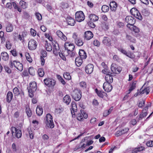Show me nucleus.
Segmentation results:
<instances>
[{
    "instance_id": "nucleus-1",
    "label": "nucleus",
    "mask_w": 153,
    "mask_h": 153,
    "mask_svg": "<svg viewBox=\"0 0 153 153\" xmlns=\"http://www.w3.org/2000/svg\"><path fill=\"white\" fill-rule=\"evenodd\" d=\"M75 46L74 45L68 42H66L65 44V50L63 53L59 52V54L60 57L63 60L66 59L65 56H67L72 52L73 51Z\"/></svg>"
},
{
    "instance_id": "nucleus-2",
    "label": "nucleus",
    "mask_w": 153,
    "mask_h": 153,
    "mask_svg": "<svg viewBox=\"0 0 153 153\" xmlns=\"http://www.w3.org/2000/svg\"><path fill=\"white\" fill-rule=\"evenodd\" d=\"M125 21L128 23L127 27L128 28L136 33H138L140 31L139 28L134 25L135 22V19L134 18L131 16H127L125 19Z\"/></svg>"
},
{
    "instance_id": "nucleus-3",
    "label": "nucleus",
    "mask_w": 153,
    "mask_h": 153,
    "mask_svg": "<svg viewBox=\"0 0 153 153\" xmlns=\"http://www.w3.org/2000/svg\"><path fill=\"white\" fill-rule=\"evenodd\" d=\"M28 92L29 93V96L32 97L33 96L34 93L36 90V84L35 82H31L30 84V87L27 88Z\"/></svg>"
},
{
    "instance_id": "nucleus-4",
    "label": "nucleus",
    "mask_w": 153,
    "mask_h": 153,
    "mask_svg": "<svg viewBox=\"0 0 153 153\" xmlns=\"http://www.w3.org/2000/svg\"><path fill=\"white\" fill-rule=\"evenodd\" d=\"M82 93L81 91L78 89H75L71 93L72 98L76 101H78L82 97Z\"/></svg>"
},
{
    "instance_id": "nucleus-5",
    "label": "nucleus",
    "mask_w": 153,
    "mask_h": 153,
    "mask_svg": "<svg viewBox=\"0 0 153 153\" xmlns=\"http://www.w3.org/2000/svg\"><path fill=\"white\" fill-rule=\"evenodd\" d=\"M46 124L48 127L52 128L54 127V125L53 122L52 117L50 114H48L46 116Z\"/></svg>"
},
{
    "instance_id": "nucleus-6",
    "label": "nucleus",
    "mask_w": 153,
    "mask_h": 153,
    "mask_svg": "<svg viewBox=\"0 0 153 153\" xmlns=\"http://www.w3.org/2000/svg\"><path fill=\"white\" fill-rule=\"evenodd\" d=\"M76 20L78 22H81L85 19V16L83 13L82 11L77 12L75 14Z\"/></svg>"
},
{
    "instance_id": "nucleus-7",
    "label": "nucleus",
    "mask_w": 153,
    "mask_h": 153,
    "mask_svg": "<svg viewBox=\"0 0 153 153\" xmlns=\"http://www.w3.org/2000/svg\"><path fill=\"white\" fill-rule=\"evenodd\" d=\"M37 45L36 41L33 39H31L28 42V47L30 50H33L36 49Z\"/></svg>"
},
{
    "instance_id": "nucleus-8",
    "label": "nucleus",
    "mask_w": 153,
    "mask_h": 153,
    "mask_svg": "<svg viewBox=\"0 0 153 153\" xmlns=\"http://www.w3.org/2000/svg\"><path fill=\"white\" fill-rule=\"evenodd\" d=\"M44 82L45 84L48 87H53L56 83V81L51 78L45 79Z\"/></svg>"
},
{
    "instance_id": "nucleus-9",
    "label": "nucleus",
    "mask_w": 153,
    "mask_h": 153,
    "mask_svg": "<svg viewBox=\"0 0 153 153\" xmlns=\"http://www.w3.org/2000/svg\"><path fill=\"white\" fill-rule=\"evenodd\" d=\"M111 69L112 72L114 74H119L122 70L121 68H118L117 65L114 63L112 64Z\"/></svg>"
},
{
    "instance_id": "nucleus-10",
    "label": "nucleus",
    "mask_w": 153,
    "mask_h": 153,
    "mask_svg": "<svg viewBox=\"0 0 153 153\" xmlns=\"http://www.w3.org/2000/svg\"><path fill=\"white\" fill-rule=\"evenodd\" d=\"M111 83L105 82L103 84V88L107 92L111 91L112 89V86L110 84Z\"/></svg>"
},
{
    "instance_id": "nucleus-11",
    "label": "nucleus",
    "mask_w": 153,
    "mask_h": 153,
    "mask_svg": "<svg viewBox=\"0 0 153 153\" xmlns=\"http://www.w3.org/2000/svg\"><path fill=\"white\" fill-rule=\"evenodd\" d=\"M102 43L104 45L108 47H109L111 45V39L108 37H104L102 40Z\"/></svg>"
},
{
    "instance_id": "nucleus-12",
    "label": "nucleus",
    "mask_w": 153,
    "mask_h": 153,
    "mask_svg": "<svg viewBox=\"0 0 153 153\" xmlns=\"http://www.w3.org/2000/svg\"><path fill=\"white\" fill-rule=\"evenodd\" d=\"M71 107L72 110H71V113L72 115V117H75V112L77 111V108L76 104L74 101L72 102L71 103Z\"/></svg>"
},
{
    "instance_id": "nucleus-13",
    "label": "nucleus",
    "mask_w": 153,
    "mask_h": 153,
    "mask_svg": "<svg viewBox=\"0 0 153 153\" xmlns=\"http://www.w3.org/2000/svg\"><path fill=\"white\" fill-rule=\"evenodd\" d=\"M94 66L91 64H88L85 67V71L88 74H91L93 72Z\"/></svg>"
},
{
    "instance_id": "nucleus-14",
    "label": "nucleus",
    "mask_w": 153,
    "mask_h": 153,
    "mask_svg": "<svg viewBox=\"0 0 153 153\" xmlns=\"http://www.w3.org/2000/svg\"><path fill=\"white\" fill-rule=\"evenodd\" d=\"M93 34L90 31H88L85 32L84 35V38L87 40H89L93 38Z\"/></svg>"
},
{
    "instance_id": "nucleus-15",
    "label": "nucleus",
    "mask_w": 153,
    "mask_h": 153,
    "mask_svg": "<svg viewBox=\"0 0 153 153\" xmlns=\"http://www.w3.org/2000/svg\"><path fill=\"white\" fill-rule=\"evenodd\" d=\"M13 65L18 70L22 71L23 70V65L22 63L16 61H13Z\"/></svg>"
},
{
    "instance_id": "nucleus-16",
    "label": "nucleus",
    "mask_w": 153,
    "mask_h": 153,
    "mask_svg": "<svg viewBox=\"0 0 153 153\" xmlns=\"http://www.w3.org/2000/svg\"><path fill=\"white\" fill-rule=\"evenodd\" d=\"M66 20L68 24L71 26H74L76 22L74 19L70 16H68L66 18Z\"/></svg>"
},
{
    "instance_id": "nucleus-17",
    "label": "nucleus",
    "mask_w": 153,
    "mask_h": 153,
    "mask_svg": "<svg viewBox=\"0 0 153 153\" xmlns=\"http://www.w3.org/2000/svg\"><path fill=\"white\" fill-rule=\"evenodd\" d=\"M149 106H146L144 108L142 111V113L140 114L139 118V120H141L143 118L146 116L147 114V113L146 111V110L148 109V107Z\"/></svg>"
},
{
    "instance_id": "nucleus-18",
    "label": "nucleus",
    "mask_w": 153,
    "mask_h": 153,
    "mask_svg": "<svg viewBox=\"0 0 153 153\" xmlns=\"http://www.w3.org/2000/svg\"><path fill=\"white\" fill-rule=\"evenodd\" d=\"M56 33L58 36L62 40L65 41L67 40V37L61 31L57 30L56 32Z\"/></svg>"
},
{
    "instance_id": "nucleus-19",
    "label": "nucleus",
    "mask_w": 153,
    "mask_h": 153,
    "mask_svg": "<svg viewBox=\"0 0 153 153\" xmlns=\"http://www.w3.org/2000/svg\"><path fill=\"white\" fill-rule=\"evenodd\" d=\"M95 91L98 96L100 97L103 98L104 96L106 97L107 95V94L104 91L101 90L99 91L97 88L95 89Z\"/></svg>"
},
{
    "instance_id": "nucleus-20",
    "label": "nucleus",
    "mask_w": 153,
    "mask_h": 153,
    "mask_svg": "<svg viewBox=\"0 0 153 153\" xmlns=\"http://www.w3.org/2000/svg\"><path fill=\"white\" fill-rule=\"evenodd\" d=\"M89 18L91 22H96L99 19V17L95 14H92L89 16Z\"/></svg>"
},
{
    "instance_id": "nucleus-21",
    "label": "nucleus",
    "mask_w": 153,
    "mask_h": 153,
    "mask_svg": "<svg viewBox=\"0 0 153 153\" xmlns=\"http://www.w3.org/2000/svg\"><path fill=\"white\" fill-rule=\"evenodd\" d=\"M117 5L116 3L114 1L111 2L110 4V7L111 10L113 11H115L117 7Z\"/></svg>"
},
{
    "instance_id": "nucleus-22",
    "label": "nucleus",
    "mask_w": 153,
    "mask_h": 153,
    "mask_svg": "<svg viewBox=\"0 0 153 153\" xmlns=\"http://www.w3.org/2000/svg\"><path fill=\"white\" fill-rule=\"evenodd\" d=\"M13 97V93L11 91H8L7 94L6 100L7 101L8 103L11 102Z\"/></svg>"
},
{
    "instance_id": "nucleus-23",
    "label": "nucleus",
    "mask_w": 153,
    "mask_h": 153,
    "mask_svg": "<svg viewBox=\"0 0 153 153\" xmlns=\"http://www.w3.org/2000/svg\"><path fill=\"white\" fill-rule=\"evenodd\" d=\"M1 56L2 60L4 61H7L9 58L8 53L5 52H2L1 53Z\"/></svg>"
},
{
    "instance_id": "nucleus-24",
    "label": "nucleus",
    "mask_w": 153,
    "mask_h": 153,
    "mask_svg": "<svg viewBox=\"0 0 153 153\" xmlns=\"http://www.w3.org/2000/svg\"><path fill=\"white\" fill-rule=\"evenodd\" d=\"M79 54L80 57L82 59H85L87 57L86 54L83 50H80Z\"/></svg>"
},
{
    "instance_id": "nucleus-25",
    "label": "nucleus",
    "mask_w": 153,
    "mask_h": 153,
    "mask_svg": "<svg viewBox=\"0 0 153 153\" xmlns=\"http://www.w3.org/2000/svg\"><path fill=\"white\" fill-rule=\"evenodd\" d=\"M82 59L79 57L76 58L75 63L77 66L79 67L81 65L82 62Z\"/></svg>"
},
{
    "instance_id": "nucleus-26",
    "label": "nucleus",
    "mask_w": 153,
    "mask_h": 153,
    "mask_svg": "<svg viewBox=\"0 0 153 153\" xmlns=\"http://www.w3.org/2000/svg\"><path fill=\"white\" fill-rule=\"evenodd\" d=\"M71 101L70 97L68 95H65L63 98V102L67 105H68Z\"/></svg>"
},
{
    "instance_id": "nucleus-27",
    "label": "nucleus",
    "mask_w": 153,
    "mask_h": 153,
    "mask_svg": "<svg viewBox=\"0 0 153 153\" xmlns=\"http://www.w3.org/2000/svg\"><path fill=\"white\" fill-rule=\"evenodd\" d=\"M111 75L107 74L105 76V78L106 81V82L111 83L113 82V78L112 76Z\"/></svg>"
},
{
    "instance_id": "nucleus-28",
    "label": "nucleus",
    "mask_w": 153,
    "mask_h": 153,
    "mask_svg": "<svg viewBox=\"0 0 153 153\" xmlns=\"http://www.w3.org/2000/svg\"><path fill=\"white\" fill-rule=\"evenodd\" d=\"M137 82V81H134L132 82L130 87L128 90V92L127 93L128 94H129L135 88Z\"/></svg>"
},
{
    "instance_id": "nucleus-29",
    "label": "nucleus",
    "mask_w": 153,
    "mask_h": 153,
    "mask_svg": "<svg viewBox=\"0 0 153 153\" xmlns=\"http://www.w3.org/2000/svg\"><path fill=\"white\" fill-rule=\"evenodd\" d=\"M36 113L38 115L40 116L41 115L43 112L42 108L40 106H37L36 110Z\"/></svg>"
},
{
    "instance_id": "nucleus-30",
    "label": "nucleus",
    "mask_w": 153,
    "mask_h": 153,
    "mask_svg": "<svg viewBox=\"0 0 153 153\" xmlns=\"http://www.w3.org/2000/svg\"><path fill=\"white\" fill-rule=\"evenodd\" d=\"M126 39L130 41L131 42L134 43L135 42V39L130 35L126 34Z\"/></svg>"
},
{
    "instance_id": "nucleus-31",
    "label": "nucleus",
    "mask_w": 153,
    "mask_h": 153,
    "mask_svg": "<svg viewBox=\"0 0 153 153\" xmlns=\"http://www.w3.org/2000/svg\"><path fill=\"white\" fill-rule=\"evenodd\" d=\"M101 27L104 30H107L108 29V24L106 22H102Z\"/></svg>"
},
{
    "instance_id": "nucleus-32",
    "label": "nucleus",
    "mask_w": 153,
    "mask_h": 153,
    "mask_svg": "<svg viewBox=\"0 0 153 153\" xmlns=\"http://www.w3.org/2000/svg\"><path fill=\"white\" fill-rule=\"evenodd\" d=\"M13 25L10 24H9L6 27V31L8 32H12L13 30Z\"/></svg>"
},
{
    "instance_id": "nucleus-33",
    "label": "nucleus",
    "mask_w": 153,
    "mask_h": 153,
    "mask_svg": "<svg viewBox=\"0 0 153 153\" xmlns=\"http://www.w3.org/2000/svg\"><path fill=\"white\" fill-rule=\"evenodd\" d=\"M75 42L76 44L79 46H82L83 44V42L80 38L76 39V40L75 41Z\"/></svg>"
},
{
    "instance_id": "nucleus-34",
    "label": "nucleus",
    "mask_w": 153,
    "mask_h": 153,
    "mask_svg": "<svg viewBox=\"0 0 153 153\" xmlns=\"http://www.w3.org/2000/svg\"><path fill=\"white\" fill-rule=\"evenodd\" d=\"M15 133L16 136L17 138H19L21 137L22 136V132L20 130L16 128Z\"/></svg>"
},
{
    "instance_id": "nucleus-35",
    "label": "nucleus",
    "mask_w": 153,
    "mask_h": 153,
    "mask_svg": "<svg viewBox=\"0 0 153 153\" xmlns=\"http://www.w3.org/2000/svg\"><path fill=\"white\" fill-rule=\"evenodd\" d=\"M150 88L149 87H147L145 88L144 90L140 89L141 92L140 94H144L146 92V94H149L150 92Z\"/></svg>"
},
{
    "instance_id": "nucleus-36",
    "label": "nucleus",
    "mask_w": 153,
    "mask_h": 153,
    "mask_svg": "<svg viewBox=\"0 0 153 153\" xmlns=\"http://www.w3.org/2000/svg\"><path fill=\"white\" fill-rule=\"evenodd\" d=\"M38 73L39 76L41 77H43L44 75V72L43 69L42 68H40L38 69Z\"/></svg>"
},
{
    "instance_id": "nucleus-37",
    "label": "nucleus",
    "mask_w": 153,
    "mask_h": 153,
    "mask_svg": "<svg viewBox=\"0 0 153 153\" xmlns=\"http://www.w3.org/2000/svg\"><path fill=\"white\" fill-rule=\"evenodd\" d=\"M138 11V10L135 8H133L130 10V12L132 15H133L134 17Z\"/></svg>"
},
{
    "instance_id": "nucleus-38",
    "label": "nucleus",
    "mask_w": 153,
    "mask_h": 153,
    "mask_svg": "<svg viewBox=\"0 0 153 153\" xmlns=\"http://www.w3.org/2000/svg\"><path fill=\"white\" fill-rule=\"evenodd\" d=\"M46 50L48 51H51L52 50V46L50 44L47 43L45 46Z\"/></svg>"
},
{
    "instance_id": "nucleus-39",
    "label": "nucleus",
    "mask_w": 153,
    "mask_h": 153,
    "mask_svg": "<svg viewBox=\"0 0 153 153\" xmlns=\"http://www.w3.org/2000/svg\"><path fill=\"white\" fill-rule=\"evenodd\" d=\"M101 9L103 12L105 13L108 11L109 8L108 6L104 5L102 6Z\"/></svg>"
},
{
    "instance_id": "nucleus-40",
    "label": "nucleus",
    "mask_w": 153,
    "mask_h": 153,
    "mask_svg": "<svg viewBox=\"0 0 153 153\" xmlns=\"http://www.w3.org/2000/svg\"><path fill=\"white\" fill-rule=\"evenodd\" d=\"M63 76L64 78L66 79L70 80L71 79V76L69 73H64Z\"/></svg>"
},
{
    "instance_id": "nucleus-41",
    "label": "nucleus",
    "mask_w": 153,
    "mask_h": 153,
    "mask_svg": "<svg viewBox=\"0 0 153 153\" xmlns=\"http://www.w3.org/2000/svg\"><path fill=\"white\" fill-rule=\"evenodd\" d=\"M57 78L62 84L65 85V84L66 82L65 81L60 75H57Z\"/></svg>"
},
{
    "instance_id": "nucleus-42",
    "label": "nucleus",
    "mask_w": 153,
    "mask_h": 153,
    "mask_svg": "<svg viewBox=\"0 0 153 153\" xmlns=\"http://www.w3.org/2000/svg\"><path fill=\"white\" fill-rule=\"evenodd\" d=\"M13 92L15 96H18L20 94V92L18 88L15 87L13 89Z\"/></svg>"
},
{
    "instance_id": "nucleus-43",
    "label": "nucleus",
    "mask_w": 153,
    "mask_h": 153,
    "mask_svg": "<svg viewBox=\"0 0 153 153\" xmlns=\"http://www.w3.org/2000/svg\"><path fill=\"white\" fill-rule=\"evenodd\" d=\"M28 72L30 75H33L35 74V71L33 67H30L28 69Z\"/></svg>"
},
{
    "instance_id": "nucleus-44",
    "label": "nucleus",
    "mask_w": 153,
    "mask_h": 153,
    "mask_svg": "<svg viewBox=\"0 0 153 153\" xmlns=\"http://www.w3.org/2000/svg\"><path fill=\"white\" fill-rule=\"evenodd\" d=\"M5 46L8 49H11L12 47V45L9 41H6Z\"/></svg>"
},
{
    "instance_id": "nucleus-45",
    "label": "nucleus",
    "mask_w": 153,
    "mask_h": 153,
    "mask_svg": "<svg viewBox=\"0 0 153 153\" xmlns=\"http://www.w3.org/2000/svg\"><path fill=\"white\" fill-rule=\"evenodd\" d=\"M118 50L119 51H120L121 53L126 55L128 56L129 57L128 55H127V53L126 51L122 48H119Z\"/></svg>"
},
{
    "instance_id": "nucleus-46",
    "label": "nucleus",
    "mask_w": 153,
    "mask_h": 153,
    "mask_svg": "<svg viewBox=\"0 0 153 153\" xmlns=\"http://www.w3.org/2000/svg\"><path fill=\"white\" fill-rule=\"evenodd\" d=\"M76 117L77 119L79 121H82L83 120L82 114L81 113H79L78 114L76 115Z\"/></svg>"
},
{
    "instance_id": "nucleus-47",
    "label": "nucleus",
    "mask_w": 153,
    "mask_h": 153,
    "mask_svg": "<svg viewBox=\"0 0 153 153\" xmlns=\"http://www.w3.org/2000/svg\"><path fill=\"white\" fill-rule=\"evenodd\" d=\"M145 103V100H142L139 101V103L138 105V107L140 108H142L144 105Z\"/></svg>"
},
{
    "instance_id": "nucleus-48",
    "label": "nucleus",
    "mask_w": 153,
    "mask_h": 153,
    "mask_svg": "<svg viewBox=\"0 0 153 153\" xmlns=\"http://www.w3.org/2000/svg\"><path fill=\"white\" fill-rule=\"evenodd\" d=\"M26 112L28 117H30L32 115V112L30 108H27L26 110Z\"/></svg>"
},
{
    "instance_id": "nucleus-49",
    "label": "nucleus",
    "mask_w": 153,
    "mask_h": 153,
    "mask_svg": "<svg viewBox=\"0 0 153 153\" xmlns=\"http://www.w3.org/2000/svg\"><path fill=\"white\" fill-rule=\"evenodd\" d=\"M134 17L140 20H141L143 18L140 13L139 11L134 16Z\"/></svg>"
},
{
    "instance_id": "nucleus-50",
    "label": "nucleus",
    "mask_w": 153,
    "mask_h": 153,
    "mask_svg": "<svg viewBox=\"0 0 153 153\" xmlns=\"http://www.w3.org/2000/svg\"><path fill=\"white\" fill-rule=\"evenodd\" d=\"M93 45L97 47H99L100 45V43L99 41L97 39H95L93 43Z\"/></svg>"
},
{
    "instance_id": "nucleus-51",
    "label": "nucleus",
    "mask_w": 153,
    "mask_h": 153,
    "mask_svg": "<svg viewBox=\"0 0 153 153\" xmlns=\"http://www.w3.org/2000/svg\"><path fill=\"white\" fill-rule=\"evenodd\" d=\"M81 87L84 88H85L86 87V84L85 82H82L79 83Z\"/></svg>"
},
{
    "instance_id": "nucleus-52",
    "label": "nucleus",
    "mask_w": 153,
    "mask_h": 153,
    "mask_svg": "<svg viewBox=\"0 0 153 153\" xmlns=\"http://www.w3.org/2000/svg\"><path fill=\"white\" fill-rule=\"evenodd\" d=\"M102 72L104 74H106V75L107 74L110 75L111 74L110 71H108V69L106 68H105L104 70H102Z\"/></svg>"
},
{
    "instance_id": "nucleus-53",
    "label": "nucleus",
    "mask_w": 153,
    "mask_h": 153,
    "mask_svg": "<svg viewBox=\"0 0 153 153\" xmlns=\"http://www.w3.org/2000/svg\"><path fill=\"white\" fill-rule=\"evenodd\" d=\"M35 15L36 18L38 20H41L42 19V16L39 13H36Z\"/></svg>"
},
{
    "instance_id": "nucleus-54",
    "label": "nucleus",
    "mask_w": 153,
    "mask_h": 153,
    "mask_svg": "<svg viewBox=\"0 0 153 153\" xmlns=\"http://www.w3.org/2000/svg\"><path fill=\"white\" fill-rule=\"evenodd\" d=\"M20 4L21 5L23 9H25L26 8V2L25 1H20Z\"/></svg>"
},
{
    "instance_id": "nucleus-55",
    "label": "nucleus",
    "mask_w": 153,
    "mask_h": 153,
    "mask_svg": "<svg viewBox=\"0 0 153 153\" xmlns=\"http://www.w3.org/2000/svg\"><path fill=\"white\" fill-rule=\"evenodd\" d=\"M80 111L84 118L85 119L87 118L88 116L87 114L85 113L83 110H81Z\"/></svg>"
},
{
    "instance_id": "nucleus-56",
    "label": "nucleus",
    "mask_w": 153,
    "mask_h": 153,
    "mask_svg": "<svg viewBox=\"0 0 153 153\" xmlns=\"http://www.w3.org/2000/svg\"><path fill=\"white\" fill-rule=\"evenodd\" d=\"M146 145L148 147H152L153 146V141H149L147 142Z\"/></svg>"
},
{
    "instance_id": "nucleus-57",
    "label": "nucleus",
    "mask_w": 153,
    "mask_h": 153,
    "mask_svg": "<svg viewBox=\"0 0 153 153\" xmlns=\"http://www.w3.org/2000/svg\"><path fill=\"white\" fill-rule=\"evenodd\" d=\"M30 32L32 35L33 36H34L36 35V32L33 29L31 28L30 30Z\"/></svg>"
},
{
    "instance_id": "nucleus-58",
    "label": "nucleus",
    "mask_w": 153,
    "mask_h": 153,
    "mask_svg": "<svg viewBox=\"0 0 153 153\" xmlns=\"http://www.w3.org/2000/svg\"><path fill=\"white\" fill-rule=\"evenodd\" d=\"M46 8L47 10L51 12H53V9L51 6L49 4L46 5Z\"/></svg>"
},
{
    "instance_id": "nucleus-59",
    "label": "nucleus",
    "mask_w": 153,
    "mask_h": 153,
    "mask_svg": "<svg viewBox=\"0 0 153 153\" xmlns=\"http://www.w3.org/2000/svg\"><path fill=\"white\" fill-rule=\"evenodd\" d=\"M26 58L27 60L30 63H31L32 62V60L30 57V56L29 55V54H27V55H26Z\"/></svg>"
},
{
    "instance_id": "nucleus-60",
    "label": "nucleus",
    "mask_w": 153,
    "mask_h": 153,
    "mask_svg": "<svg viewBox=\"0 0 153 153\" xmlns=\"http://www.w3.org/2000/svg\"><path fill=\"white\" fill-rule=\"evenodd\" d=\"M18 39H19L22 42H23L24 41V36L23 34L22 35L19 34V36Z\"/></svg>"
},
{
    "instance_id": "nucleus-61",
    "label": "nucleus",
    "mask_w": 153,
    "mask_h": 153,
    "mask_svg": "<svg viewBox=\"0 0 153 153\" xmlns=\"http://www.w3.org/2000/svg\"><path fill=\"white\" fill-rule=\"evenodd\" d=\"M92 22L90 21L88 22V24L90 27L91 28H94L95 27V25Z\"/></svg>"
},
{
    "instance_id": "nucleus-62",
    "label": "nucleus",
    "mask_w": 153,
    "mask_h": 153,
    "mask_svg": "<svg viewBox=\"0 0 153 153\" xmlns=\"http://www.w3.org/2000/svg\"><path fill=\"white\" fill-rule=\"evenodd\" d=\"M96 122V119L95 118H92L90 120V123L93 125Z\"/></svg>"
},
{
    "instance_id": "nucleus-63",
    "label": "nucleus",
    "mask_w": 153,
    "mask_h": 153,
    "mask_svg": "<svg viewBox=\"0 0 153 153\" xmlns=\"http://www.w3.org/2000/svg\"><path fill=\"white\" fill-rule=\"evenodd\" d=\"M12 55L14 56H16L17 55V53L16 51L15 50H13L10 51Z\"/></svg>"
},
{
    "instance_id": "nucleus-64",
    "label": "nucleus",
    "mask_w": 153,
    "mask_h": 153,
    "mask_svg": "<svg viewBox=\"0 0 153 153\" xmlns=\"http://www.w3.org/2000/svg\"><path fill=\"white\" fill-rule=\"evenodd\" d=\"M12 3L10 2L7 3L6 6L7 8L10 9L12 7Z\"/></svg>"
}]
</instances>
